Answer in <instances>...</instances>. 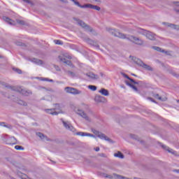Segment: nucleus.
Listing matches in <instances>:
<instances>
[{
    "label": "nucleus",
    "instance_id": "nucleus-4",
    "mask_svg": "<svg viewBox=\"0 0 179 179\" xmlns=\"http://www.w3.org/2000/svg\"><path fill=\"white\" fill-rule=\"evenodd\" d=\"M73 2L78 6L80 8H92V9H96L97 11H100L101 7L97 5H92V3H86L85 5H80V2H78L76 0H73Z\"/></svg>",
    "mask_w": 179,
    "mask_h": 179
},
{
    "label": "nucleus",
    "instance_id": "nucleus-34",
    "mask_svg": "<svg viewBox=\"0 0 179 179\" xmlns=\"http://www.w3.org/2000/svg\"><path fill=\"white\" fill-rule=\"evenodd\" d=\"M176 5L177 6H179V2H176Z\"/></svg>",
    "mask_w": 179,
    "mask_h": 179
},
{
    "label": "nucleus",
    "instance_id": "nucleus-21",
    "mask_svg": "<svg viewBox=\"0 0 179 179\" xmlns=\"http://www.w3.org/2000/svg\"><path fill=\"white\" fill-rule=\"evenodd\" d=\"M55 43H56L57 45H63V42L62 41H60L59 39H55L54 41Z\"/></svg>",
    "mask_w": 179,
    "mask_h": 179
},
{
    "label": "nucleus",
    "instance_id": "nucleus-40",
    "mask_svg": "<svg viewBox=\"0 0 179 179\" xmlns=\"http://www.w3.org/2000/svg\"><path fill=\"white\" fill-rule=\"evenodd\" d=\"M17 45H20V43H18Z\"/></svg>",
    "mask_w": 179,
    "mask_h": 179
},
{
    "label": "nucleus",
    "instance_id": "nucleus-31",
    "mask_svg": "<svg viewBox=\"0 0 179 179\" xmlns=\"http://www.w3.org/2000/svg\"><path fill=\"white\" fill-rule=\"evenodd\" d=\"M95 150H96V152H99V150H100V147H96Z\"/></svg>",
    "mask_w": 179,
    "mask_h": 179
},
{
    "label": "nucleus",
    "instance_id": "nucleus-7",
    "mask_svg": "<svg viewBox=\"0 0 179 179\" xmlns=\"http://www.w3.org/2000/svg\"><path fill=\"white\" fill-rule=\"evenodd\" d=\"M78 24H80V26H81L82 27H87L88 30H90V31H92V29H91L90 27H89V26H87L85 23H84V21H81V20H78Z\"/></svg>",
    "mask_w": 179,
    "mask_h": 179
},
{
    "label": "nucleus",
    "instance_id": "nucleus-25",
    "mask_svg": "<svg viewBox=\"0 0 179 179\" xmlns=\"http://www.w3.org/2000/svg\"><path fill=\"white\" fill-rule=\"evenodd\" d=\"M15 72L20 74L22 73V71L20 70V69H15Z\"/></svg>",
    "mask_w": 179,
    "mask_h": 179
},
{
    "label": "nucleus",
    "instance_id": "nucleus-17",
    "mask_svg": "<svg viewBox=\"0 0 179 179\" xmlns=\"http://www.w3.org/2000/svg\"><path fill=\"white\" fill-rule=\"evenodd\" d=\"M37 135H38V137H40V138H41V139H46V140H48V138H47V137H45V136H44V134H42V133L41 132H37Z\"/></svg>",
    "mask_w": 179,
    "mask_h": 179
},
{
    "label": "nucleus",
    "instance_id": "nucleus-36",
    "mask_svg": "<svg viewBox=\"0 0 179 179\" xmlns=\"http://www.w3.org/2000/svg\"><path fill=\"white\" fill-rule=\"evenodd\" d=\"M176 173H179V169H176Z\"/></svg>",
    "mask_w": 179,
    "mask_h": 179
},
{
    "label": "nucleus",
    "instance_id": "nucleus-2",
    "mask_svg": "<svg viewBox=\"0 0 179 179\" xmlns=\"http://www.w3.org/2000/svg\"><path fill=\"white\" fill-rule=\"evenodd\" d=\"M71 55H69V54H61L60 55H59V59H60V62L68 64V66H71V67H74L72 62H71Z\"/></svg>",
    "mask_w": 179,
    "mask_h": 179
},
{
    "label": "nucleus",
    "instance_id": "nucleus-3",
    "mask_svg": "<svg viewBox=\"0 0 179 179\" xmlns=\"http://www.w3.org/2000/svg\"><path fill=\"white\" fill-rule=\"evenodd\" d=\"M46 113H49V115H59V113H62V107L60 104H55L54 109H46Z\"/></svg>",
    "mask_w": 179,
    "mask_h": 179
},
{
    "label": "nucleus",
    "instance_id": "nucleus-15",
    "mask_svg": "<svg viewBox=\"0 0 179 179\" xmlns=\"http://www.w3.org/2000/svg\"><path fill=\"white\" fill-rule=\"evenodd\" d=\"M99 92H101V94H102L103 95H106V96L109 95V92L108 90H106L105 88H101Z\"/></svg>",
    "mask_w": 179,
    "mask_h": 179
},
{
    "label": "nucleus",
    "instance_id": "nucleus-41",
    "mask_svg": "<svg viewBox=\"0 0 179 179\" xmlns=\"http://www.w3.org/2000/svg\"><path fill=\"white\" fill-rule=\"evenodd\" d=\"M101 156H104V155L102 154Z\"/></svg>",
    "mask_w": 179,
    "mask_h": 179
},
{
    "label": "nucleus",
    "instance_id": "nucleus-16",
    "mask_svg": "<svg viewBox=\"0 0 179 179\" xmlns=\"http://www.w3.org/2000/svg\"><path fill=\"white\" fill-rule=\"evenodd\" d=\"M114 156L116 157H120L123 159L124 157V155L121 152H117V153H115Z\"/></svg>",
    "mask_w": 179,
    "mask_h": 179
},
{
    "label": "nucleus",
    "instance_id": "nucleus-22",
    "mask_svg": "<svg viewBox=\"0 0 179 179\" xmlns=\"http://www.w3.org/2000/svg\"><path fill=\"white\" fill-rule=\"evenodd\" d=\"M77 135H81L82 137H85V135H90V134H87V132H77Z\"/></svg>",
    "mask_w": 179,
    "mask_h": 179
},
{
    "label": "nucleus",
    "instance_id": "nucleus-8",
    "mask_svg": "<svg viewBox=\"0 0 179 179\" xmlns=\"http://www.w3.org/2000/svg\"><path fill=\"white\" fill-rule=\"evenodd\" d=\"M62 122L65 128H66L67 129H70V131H73L74 128L73 127H72V125L67 124V122H65V120H62Z\"/></svg>",
    "mask_w": 179,
    "mask_h": 179
},
{
    "label": "nucleus",
    "instance_id": "nucleus-12",
    "mask_svg": "<svg viewBox=\"0 0 179 179\" xmlns=\"http://www.w3.org/2000/svg\"><path fill=\"white\" fill-rule=\"evenodd\" d=\"M77 113L82 116V117H85V119H87V120H89L88 116H87L86 113L83 112V110H78Z\"/></svg>",
    "mask_w": 179,
    "mask_h": 179
},
{
    "label": "nucleus",
    "instance_id": "nucleus-24",
    "mask_svg": "<svg viewBox=\"0 0 179 179\" xmlns=\"http://www.w3.org/2000/svg\"><path fill=\"white\" fill-rule=\"evenodd\" d=\"M17 23L19 24H24V21H22V20H17Z\"/></svg>",
    "mask_w": 179,
    "mask_h": 179
},
{
    "label": "nucleus",
    "instance_id": "nucleus-5",
    "mask_svg": "<svg viewBox=\"0 0 179 179\" xmlns=\"http://www.w3.org/2000/svg\"><path fill=\"white\" fill-rule=\"evenodd\" d=\"M65 90L66 92H69L70 94H80V91H78L76 88H73L71 87H66Z\"/></svg>",
    "mask_w": 179,
    "mask_h": 179
},
{
    "label": "nucleus",
    "instance_id": "nucleus-39",
    "mask_svg": "<svg viewBox=\"0 0 179 179\" xmlns=\"http://www.w3.org/2000/svg\"><path fill=\"white\" fill-rule=\"evenodd\" d=\"M176 13H179V10H176Z\"/></svg>",
    "mask_w": 179,
    "mask_h": 179
},
{
    "label": "nucleus",
    "instance_id": "nucleus-14",
    "mask_svg": "<svg viewBox=\"0 0 179 179\" xmlns=\"http://www.w3.org/2000/svg\"><path fill=\"white\" fill-rule=\"evenodd\" d=\"M87 76L91 79H98L99 78L98 75H94V73H87Z\"/></svg>",
    "mask_w": 179,
    "mask_h": 179
},
{
    "label": "nucleus",
    "instance_id": "nucleus-20",
    "mask_svg": "<svg viewBox=\"0 0 179 179\" xmlns=\"http://www.w3.org/2000/svg\"><path fill=\"white\" fill-rule=\"evenodd\" d=\"M15 149L16 150H24V147L22 145H15Z\"/></svg>",
    "mask_w": 179,
    "mask_h": 179
},
{
    "label": "nucleus",
    "instance_id": "nucleus-38",
    "mask_svg": "<svg viewBox=\"0 0 179 179\" xmlns=\"http://www.w3.org/2000/svg\"><path fill=\"white\" fill-rule=\"evenodd\" d=\"M174 27H175L176 29H177V28L178 27V26H174Z\"/></svg>",
    "mask_w": 179,
    "mask_h": 179
},
{
    "label": "nucleus",
    "instance_id": "nucleus-29",
    "mask_svg": "<svg viewBox=\"0 0 179 179\" xmlns=\"http://www.w3.org/2000/svg\"><path fill=\"white\" fill-rule=\"evenodd\" d=\"M20 104H23L24 106H27V103L24 101H19Z\"/></svg>",
    "mask_w": 179,
    "mask_h": 179
},
{
    "label": "nucleus",
    "instance_id": "nucleus-26",
    "mask_svg": "<svg viewBox=\"0 0 179 179\" xmlns=\"http://www.w3.org/2000/svg\"><path fill=\"white\" fill-rule=\"evenodd\" d=\"M124 76L127 79H129V80H131V82H135V80L134 79H131V78H129V76H128V75H124Z\"/></svg>",
    "mask_w": 179,
    "mask_h": 179
},
{
    "label": "nucleus",
    "instance_id": "nucleus-6",
    "mask_svg": "<svg viewBox=\"0 0 179 179\" xmlns=\"http://www.w3.org/2000/svg\"><path fill=\"white\" fill-rule=\"evenodd\" d=\"M3 20H4V22H6V23H8V24H16V21H13V20H12V18H9V17H3Z\"/></svg>",
    "mask_w": 179,
    "mask_h": 179
},
{
    "label": "nucleus",
    "instance_id": "nucleus-9",
    "mask_svg": "<svg viewBox=\"0 0 179 179\" xmlns=\"http://www.w3.org/2000/svg\"><path fill=\"white\" fill-rule=\"evenodd\" d=\"M146 38H148V39H150L151 41H153L154 39H155V35H153V34H152L151 31H148L147 32Z\"/></svg>",
    "mask_w": 179,
    "mask_h": 179
},
{
    "label": "nucleus",
    "instance_id": "nucleus-35",
    "mask_svg": "<svg viewBox=\"0 0 179 179\" xmlns=\"http://www.w3.org/2000/svg\"><path fill=\"white\" fill-rule=\"evenodd\" d=\"M3 124H4V122H0V125H3Z\"/></svg>",
    "mask_w": 179,
    "mask_h": 179
},
{
    "label": "nucleus",
    "instance_id": "nucleus-37",
    "mask_svg": "<svg viewBox=\"0 0 179 179\" xmlns=\"http://www.w3.org/2000/svg\"><path fill=\"white\" fill-rule=\"evenodd\" d=\"M133 88H134V90H137V88H136V87H133Z\"/></svg>",
    "mask_w": 179,
    "mask_h": 179
},
{
    "label": "nucleus",
    "instance_id": "nucleus-13",
    "mask_svg": "<svg viewBox=\"0 0 179 179\" xmlns=\"http://www.w3.org/2000/svg\"><path fill=\"white\" fill-rule=\"evenodd\" d=\"M97 135L99 138H102L103 140H109V138L106 136H105V134H103L102 132H97Z\"/></svg>",
    "mask_w": 179,
    "mask_h": 179
},
{
    "label": "nucleus",
    "instance_id": "nucleus-11",
    "mask_svg": "<svg viewBox=\"0 0 179 179\" xmlns=\"http://www.w3.org/2000/svg\"><path fill=\"white\" fill-rule=\"evenodd\" d=\"M104 96H101V95H96V96H95V101L97 103H101V101H104Z\"/></svg>",
    "mask_w": 179,
    "mask_h": 179
},
{
    "label": "nucleus",
    "instance_id": "nucleus-10",
    "mask_svg": "<svg viewBox=\"0 0 179 179\" xmlns=\"http://www.w3.org/2000/svg\"><path fill=\"white\" fill-rule=\"evenodd\" d=\"M17 140L15 137H10L7 141V144H17Z\"/></svg>",
    "mask_w": 179,
    "mask_h": 179
},
{
    "label": "nucleus",
    "instance_id": "nucleus-27",
    "mask_svg": "<svg viewBox=\"0 0 179 179\" xmlns=\"http://www.w3.org/2000/svg\"><path fill=\"white\" fill-rule=\"evenodd\" d=\"M143 67H145V69H148V70H150L151 67H150V66H148V64H143Z\"/></svg>",
    "mask_w": 179,
    "mask_h": 179
},
{
    "label": "nucleus",
    "instance_id": "nucleus-1",
    "mask_svg": "<svg viewBox=\"0 0 179 179\" xmlns=\"http://www.w3.org/2000/svg\"><path fill=\"white\" fill-rule=\"evenodd\" d=\"M109 31L113 34L114 36H117L122 39H129V41H131V42H133L136 45H143L144 43L143 41L140 39V38H137L136 36H128L127 38L124 34H121L120 31H118V30H115V29H112L111 30H109Z\"/></svg>",
    "mask_w": 179,
    "mask_h": 179
},
{
    "label": "nucleus",
    "instance_id": "nucleus-43",
    "mask_svg": "<svg viewBox=\"0 0 179 179\" xmlns=\"http://www.w3.org/2000/svg\"><path fill=\"white\" fill-rule=\"evenodd\" d=\"M178 103H179V100H178Z\"/></svg>",
    "mask_w": 179,
    "mask_h": 179
},
{
    "label": "nucleus",
    "instance_id": "nucleus-23",
    "mask_svg": "<svg viewBox=\"0 0 179 179\" xmlns=\"http://www.w3.org/2000/svg\"><path fill=\"white\" fill-rule=\"evenodd\" d=\"M90 90H92V91H96L97 90L96 87L95 85H89Z\"/></svg>",
    "mask_w": 179,
    "mask_h": 179
},
{
    "label": "nucleus",
    "instance_id": "nucleus-18",
    "mask_svg": "<svg viewBox=\"0 0 179 179\" xmlns=\"http://www.w3.org/2000/svg\"><path fill=\"white\" fill-rule=\"evenodd\" d=\"M153 50H156L157 51H159L160 52H164V50H162V48H159V46H152Z\"/></svg>",
    "mask_w": 179,
    "mask_h": 179
},
{
    "label": "nucleus",
    "instance_id": "nucleus-28",
    "mask_svg": "<svg viewBox=\"0 0 179 179\" xmlns=\"http://www.w3.org/2000/svg\"><path fill=\"white\" fill-rule=\"evenodd\" d=\"M36 63H37L38 64H43V62H42V60H37V61H36Z\"/></svg>",
    "mask_w": 179,
    "mask_h": 179
},
{
    "label": "nucleus",
    "instance_id": "nucleus-42",
    "mask_svg": "<svg viewBox=\"0 0 179 179\" xmlns=\"http://www.w3.org/2000/svg\"><path fill=\"white\" fill-rule=\"evenodd\" d=\"M169 152H171V150H169Z\"/></svg>",
    "mask_w": 179,
    "mask_h": 179
},
{
    "label": "nucleus",
    "instance_id": "nucleus-33",
    "mask_svg": "<svg viewBox=\"0 0 179 179\" xmlns=\"http://www.w3.org/2000/svg\"><path fill=\"white\" fill-rule=\"evenodd\" d=\"M24 2L30 3L29 0H24Z\"/></svg>",
    "mask_w": 179,
    "mask_h": 179
},
{
    "label": "nucleus",
    "instance_id": "nucleus-19",
    "mask_svg": "<svg viewBox=\"0 0 179 179\" xmlns=\"http://www.w3.org/2000/svg\"><path fill=\"white\" fill-rule=\"evenodd\" d=\"M155 99H158L159 100H162V101L167 100L166 98L162 99V96H159V94L155 95Z\"/></svg>",
    "mask_w": 179,
    "mask_h": 179
},
{
    "label": "nucleus",
    "instance_id": "nucleus-32",
    "mask_svg": "<svg viewBox=\"0 0 179 179\" xmlns=\"http://www.w3.org/2000/svg\"><path fill=\"white\" fill-rule=\"evenodd\" d=\"M69 73L70 75H74V73H73V71H69Z\"/></svg>",
    "mask_w": 179,
    "mask_h": 179
},
{
    "label": "nucleus",
    "instance_id": "nucleus-30",
    "mask_svg": "<svg viewBox=\"0 0 179 179\" xmlns=\"http://www.w3.org/2000/svg\"><path fill=\"white\" fill-rule=\"evenodd\" d=\"M16 91H18L19 92L23 93V90L22 88H19L18 90H16Z\"/></svg>",
    "mask_w": 179,
    "mask_h": 179
}]
</instances>
